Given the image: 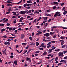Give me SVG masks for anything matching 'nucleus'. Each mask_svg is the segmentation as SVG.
<instances>
[{"label":"nucleus","mask_w":67,"mask_h":67,"mask_svg":"<svg viewBox=\"0 0 67 67\" xmlns=\"http://www.w3.org/2000/svg\"><path fill=\"white\" fill-rule=\"evenodd\" d=\"M56 8V6H54L53 8V9L54 10V9H55Z\"/></svg>","instance_id":"59"},{"label":"nucleus","mask_w":67,"mask_h":67,"mask_svg":"<svg viewBox=\"0 0 67 67\" xmlns=\"http://www.w3.org/2000/svg\"><path fill=\"white\" fill-rule=\"evenodd\" d=\"M51 3L53 4H57V5L58 4V3L57 2H54L53 3Z\"/></svg>","instance_id":"7"},{"label":"nucleus","mask_w":67,"mask_h":67,"mask_svg":"<svg viewBox=\"0 0 67 67\" xmlns=\"http://www.w3.org/2000/svg\"><path fill=\"white\" fill-rule=\"evenodd\" d=\"M47 17H43V20H46L47 19Z\"/></svg>","instance_id":"13"},{"label":"nucleus","mask_w":67,"mask_h":67,"mask_svg":"<svg viewBox=\"0 0 67 67\" xmlns=\"http://www.w3.org/2000/svg\"><path fill=\"white\" fill-rule=\"evenodd\" d=\"M65 7H64L62 9L63 10H65Z\"/></svg>","instance_id":"64"},{"label":"nucleus","mask_w":67,"mask_h":67,"mask_svg":"<svg viewBox=\"0 0 67 67\" xmlns=\"http://www.w3.org/2000/svg\"><path fill=\"white\" fill-rule=\"evenodd\" d=\"M38 33H39V34H41L42 33V31H38Z\"/></svg>","instance_id":"48"},{"label":"nucleus","mask_w":67,"mask_h":67,"mask_svg":"<svg viewBox=\"0 0 67 67\" xmlns=\"http://www.w3.org/2000/svg\"><path fill=\"white\" fill-rule=\"evenodd\" d=\"M48 52H52V49H49L48 50Z\"/></svg>","instance_id":"50"},{"label":"nucleus","mask_w":67,"mask_h":67,"mask_svg":"<svg viewBox=\"0 0 67 67\" xmlns=\"http://www.w3.org/2000/svg\"><path fill=\"white\" fill-rule=\"evenodd\" d=\"M7 3H9V4H10V3H12V4L13 3L11 2H10V1H7Z\"/></svg>","instance_id":"30"},{"label":"nucleus","mask_w":67,"mask_h":67,"mask_svg":"<svg viewBox=\"0 0 67 67\" xmlns=\"http://www.w3.org/2000/svg\"><path fill=\"white\" fill-rule=\"evenodd\" d=\"M5 31V29H2L1 31V32H3V31Z\"/></svg>","instance_id":"12"},{"label":"nucleus","mask_w":67,"mask_h":67,"mask_svg":"<svg viewBox=\"0 0 67 67\" xmlns=\"http://www.w3.org/2000/svg\"><path fill=\"white\" fill-rule=\"evenodd\" d=\"M29 39L30 40H31V41H32V37H29Z\"/></svg>","instance_id":"44"},{"label":"nucleus","mask_w":67,"mask_h":67,"mask_svg":"<svg viewBox=\"0 0 67 67\" xmlns=\"http://www.w3.org/2000/svg\"><path fill=\"white\" fill-rule=\"evenodd\" d=\"M44 46V44L43 43H42L41 45L40 46V47H41L42 46H42Z\"/></svg>","instance_id":"38"},{"label":"nucleus","mask_w":67,"mask_h":67,"mask_svg":"<svg viewBox=\"0 0 67 67\" xmlns=\"http://www.w3.org/2000/svg\"><path fill=\"white\" fill-rule=\"evenodd\" d=\"M40 52L39 51H36V52H35V54H38V53H39Z\"/></svg>","instance_id":"15"},{"label":"nucleus","mask_w":67,"mask_h":67,"mask_svg":"<svg viewBox=\"0 0 67 67\" xmlns=\"http://www.w3.org/2000/svg\"><path fill=\"white\" fill-rule=\"evenodd\" d=\"M32 1H27V3H32Z\"/></svg>","instance_id":"14"},{"label":"nucleus","mask_w":67,"mask_h":67,"mask_svg":"<svg viewBox=\"0 0 67 67\" xmlns=\"http://www.w3.org/2000/svg\"><path fill=\"white\" fill-rule=\"evenodd\" d=\"M61 38V40H64V39H65V37H60Z\"/></svg>","instance_id":"25"},{"label":"nucleus","mask_w":67,"mask_h":67,"mask_svg":"<svg viewBox=\"0 0 67 67\" xmlns=\"http://www.w3.org/2000/svg\"><path fill=\"white\" fill-rule=\"evenodd\" d=\"M66 47V45H63L62 46V48H65Z\"/></svg>","instance_id":"22"},{"label":"nucleus","mask_w":67,"mask_h":67,"mask_svg":"<svg viewBox=\"0 0 67 67\" xmlns=\"http://www.w3.org/2000/svg\"><path fill=\"white\" fill-rule=\"evenodd\" d=\"M47 54V52H44V53H43V56H44L45 55H46Z\"/></svg>","instance_id":"17"},{"label":"nucleus","mask_w":67,"mask_h":67,"mask_svg":"<svg viewBox=\"0 0 67 67\" xmlns=\"http://www.w3.org/2000/svg\"><path fill=\"white\" fill-rule=\"evenodd\" d=\"M6 25L7 26H10V24L9 23H8Z\"/></svg>","instance_id":"47"},{"label":"nucleus","mask_w":67,"mask_h":67,"mask_svg":"<svg viewBox=\"0 0 67 67\" xmlns=\"http://www.w3.org/2000/svg\"><path fill=\"white\" fill-rule=\"evenodd\" d=\"M62 64V63H59L58 64V66H59L60 65H61V64Z\"/></svg>","instance_id":"60"},{"label":"nucleus","mask_w":67,"mask_h":67,"mask_svg":"<svg viewBox=\"0 0 67 67\" xmlns=\"http://www.w3.org/2000/svg\"><path fill=\"white\" fill-rule=\"evenodd\" d=\"M49 36V34L48 33L45 34L44 35V36H46L47 37H48V36Z\"/></svg>","instance_id":"5"},{"label":"nucleus","mask_w":67,"mask_h":67,"mask_svg":"<svg viewBox=\"0 0 67 67\" xmlns=\"http://www.w3.org/2000/svg\"><path fill=\"white\" fill-rule=\"evenodd\" d=\"M35 13H37V14H39V13H39L38 12L36 11L34 13V14H35Z\"/></svg>","instance_id":"23"},{"label":"nucleus","mask_w":67,"mask_h":67,"mask_svg":"<svg viewBox=\"0 0 67 67\" xmlns=\"http://www.w3.org/2000/svg\"><path fill=\"white\" fill-rule=\"evenodd\" d=\"M42 63V61H40V62H39V63H37V64H41V63Z\"/></svg>","instance_id":"56"},{"label":"nucleus","mask_w":67,"mask_h":67,"mask_svg":"<svg viewBox=\"0 0 67 67\" xmlns=\"http://www.w3.org/2000/svg\"><path fill=\"white\" fill-rule=\"evenodd\" d=\"M26 52H27V50L25 51L24 53H23V54H25V53H26Z\"/></svg>","instance_id":"51"},{"label":"nucleus","mask_w":67,"mask_h":67,"mask_svg":"<svg viewBox=\"0 0 67 67\" xmlns=\"http://www.w3.org/2000/svg\"><path fill=\"white\" fill-rule=\"evenodd\" d=\"M51 38L49 37H47V39L48 40H49V39H51Z\"/></svg>","instance_id":"55"},{"label":"nucleus","mask_w":67,"mask_h":67,"mask_svg":"<svg viewBox=\"0 0 67 67\" xmlns=\"http://www.w3.org/2000/svg\"><path fill=\"white\" fill-rule=\"evenodd\" d=\"M12 28L11 27H10L9 28V31H12Z\"/></svg>","instance_id":"35"},{"label":"nucleus","mask_w":67,"mask_h":67,"mask_svg":"<svg viewBox=\"0 0 67 67\" xmlns=\"http://www.w3.org/2000/svg\"><path fill=\"white\" fill-rule=\"evenodd\" d=\"M56 48V47H54L53 48H52L51 49V50L52 51H53V50L54 49Z\"/></svg>","instance_id":"42"},{"label":"nucleus","mask_w":67,"mask_h":67,"mask_svg":"<svg viewBox=\"0 0 67 67\" xmlns=\"http://www.w3.org/2000/svg\"><path fill=\"white\" fill-rule=\"evenodd\" d=\"M30 45H35V43H34V42H32V43L30 44Z\"/></svg>","instance_id":"10"},{"label":"nucleus","mask_w":67,"mask_h":67,"mask_svg":"<svg viewBox=\"0 0 67 67\" xmlns=\"http://www.w3.org/2000/svg\"><path fill=\"white\" fill-rule=\"evenodd\" d=\"M22 45H26V43H22L21 44Z\"/></svg>","instance_id":"26"},{"label":"nucleus","mask_w":67,"mask_h":67,"mask_svg":"<svg viewBox=\"0 0 67 67\" xmlns=\"http://www.w3.org/2000/svg\"><path fill=\"white\" fill-rule=\"evenodd\" d=\"M62 29H65V30H66V29H67V27H62Z\"/></svg>","instance_id":"41"},{"label":"nucleus","mask_w":67,"mask_h":67,"mask_svg":"<svg viewBox=\"0 0 67 67\" xmlns=\"http://www.w3.org/2000/svg\"><path fill=\"white\" fill-rule=\"evenodd\" d=\"M46 15L47 16H51V15H51L50 14H46Z\"/></svg>","instance_id":"46"},{"label":"nucleus","mask_w":67,"mask_h":67,"mask_svg":"<svg viewBox=\"0 0 67 67\" xmlns=\"http://www.w3.org/2000/svg\"><path fill=\"white\" fill-rule=\"evenodd\" d=\"M4 24H1L0 23V26H4Z\"/></svg>","instance_id":"34"},{"label":"nucleus","mask_w":67,"mask_h":67,"mask_svg":"<svg viewBox=\"0 0 67 67\" xmlns=\"http://www.w3.org/2000/svg\"><path fill=\"white\" fill-rule=\"evenodd\" d=\"M14 57V56H13V55H11L10 57V58H13Z\"/></svg>","instance_id":"62"},{"label":"nucleus","mask_w":67,"mask_h":67,"mask_svg":"<svg viewBox=\"0 0 67 67\" xmlns=\"http://www.w3.org/2000/svg\"><path fill=\"white\" fill-rule=\"evenodd\" d=\"M3 37L4 38H7V37L6 35L4 36H3Z\"/></svg>","instance_id":"31"},{"label":"nucleus","mask_w":67,"mask_h":67,"mask_svg":"<svg viewBox=\"0 0 67 67\" xmlns=\"http://www.w3.org/2000/svg\"><path fill=\"white\" fill-rule=\"evenodd\" d=\"M36 27H37V29H40V26H36Z\"/></svg>","instance_id":"45"},{"label":"nucleus","mask_w":67,"mask_h":67,"mask_svg":"<svg viewBox=\"0 0 67 67\" xmlns=\"http://www.w3.org/2000/svg\"><path fill=\"white\" fill-rule=\"evenodd\" d=\"M63 59H67V56L64 57L63 58Z\"/></svg>","instance_id":"43"},{"label":"nucleus","mask_w":67,"mask_h":67,"mask_svg":"<svg viewBox=\"0 0 67 67\" xmlns=\"http://www.w3.org/2000/svg\"><path fill=\"white\" fill-rule=\"evenodd\" d=\"M58 57H56L55 59V61H57V60H58Z\"/></svg>","instance_id":"16"},{"label":"nucleus","mask_w":67,"mask_h":67,"mask_svg":"<svg viewBox=\"0 0 67 67\" xmlns=\"http://www.w3.org/2000/svg\"><path fill=\"white\" fill-rule=\"evenodd\" d=\"M14 32H15L14 33V34H17V33H18V31H17V30H15L14 31Z\"/></svg>","instance_id":"19"},{"label":"nucleus","mask_w":67,"mask_h":67,"mask_svg":"<svg viewBox=\"0 0 67 67\" xmlns=\"http://www.w3.org/2000/svg\"><path fill=\"white\" fill-rule=\"evenodd\" d=\"M18 63V62L16 60H15L14 62V64L15 66H16L17 65V64Z\"/></svg>","instance_id":"8"},{"label":"nucleus","mask_w":67,"mask_h":67,"mask_svg":"<svg viewBox=\"0 0 67 67\" xmlns=\"http://www.w3.org/2000/svg\"><path fill=\"white\" fill-rule=\"evenodd\" d=\"M51 42L52 43H55V41H51Z\"/></svg>","instance_id":"37"},{"label":"nucleus","mask_w":67,"mask_h":67,"mask_svg":"<svg viewBox=\"0 0 67 67\" xmlns=\"http://www.w3.org/2000/svg\"><path fill=\"white\" fill-rule=\"evenodd\" d=\"M27 19H30V18H31V16H28L27 17Z\"/></svg>","instance_id":"36"},{"label":"nucleus","mask_w":67,"mask_h":67,"mask_svg":"<svg viewBox=\"0 0 67 67\" xmlns=\"http://www.w3.org/2000/svg\"><path fill=\"white\" fill-rule=\"evenodd\" d=\"M25 36V35L24 34H22L21 35L20 38H21V40H22L24 37Z\"/></svg>","instance_id":"4"},{"label":"nucleus","mask_w":67,"mask_h":67,"mask_svg":"<svg viewBox=\"0 0 67 67\" xmlns=\"http://www.w3.org/2000/svg\"><path fill=\"white\" fill-rule=\"evenodd\" d=\"M27 3H26L25 4H24V7H25L27 6Z\"/></svg>","instance_id":"24"},{"label":"nucleus","mask_w":67,"mask_h":67,"mask_svg":"<svg viewBox=\"0 0 67 67\" xmlns=\"http://www.w3.org/2000/svg\"><path fill=\"white\" fill-rule=\"evenodd\" d=\"M38 48L40 50H43L44 49V48Z\"/></svg>","instance_id":"28"},{"label":"nucleus","mask_w":67,"mask_h":67,"mask_svg":"<svg viewBox=\"0 0 67 67\" xmlns=\"http://www.w3.org/2000/svg\"><path fill=\"white\" fill-rule=\"evenodd\" d=\"M11 7H10L8 10V11H11Z\"/></svg>","instance_id":"32"},{"label":"nucleus","mask_w":67,"mask_h":67,"mask_svg":"<svg viewBox=\"0 0 67 67\" xmlns=\"http://www.w3.org/2000/svg\"><path fill=\"white\" fill-rule=\"evenodd\" d=\"M6 51H7V50H6V49L4 50V53H3V55H6L7 52H6Z\"/></svg>","instance_id":"9"},{"label":"nucleus","mask_w":67,"mask_h":67,"mask_svg":"<svg viewBox=\"0 0 67 67\" xmlns=\"http://www.w3.org/2000/svg\"><path fill=\"white\" fill-rule=\"evenodd\" d=\"M20 20H23V18L21 17L20 18Z\"/></svg>","instance_id":"61"},{"label":"nucleus","mask_w":67,"mask_h":67,"mask_svg":"<svg viewBox=\"0 0 67 67\" xmlns=\"http://www.w3.org/2000/svg\"><path fill=\"white\" fill-rule=\"evenodd\" d=\"M26 8L27 9H29L31 8V7H26Z\"/></svg>","instance_id":"40"},{"label":"nucleus","mask_w":67,"mask_h":67,"mask_svg":"<svg viewBox=\"0 0 67 67\" xmlns=\"http://www.w3.org/2000/svg\"><path fill=\"white\" fill-rule=\"evenodd\" d=\"M31 12V10H29L28 11V10H27L25 11H21L20 12H19V13H20V14H25L26 13L27 14H29V13H30Z\"/></svg>","instance_id":"1"},{"label":"nucleus","mask_w":67,"mask_h":67,"mask_svg":"<svg viewBox=\"0 0 67 67\" xmlns=\"http://www.w3.org/2000/svg\"><path fill=\"white\" fill-rule=\"evenodd\" d=\"M37 21V19H35V20H34L33 21V23H35V22H36V21Z\"/></svg>","instance_id":"52"},{"label":"nucleus","mask_w":67,"mask_h":67,"mask_svg":"<svg viewBox=\"0 0 67 67\" xmlns=\"http://www.w3.org/2000/svg\"><path fill=\"white\" fill-rule=\"evenodd\" d=\"M8 21H9V20H8V19H6L5 20V21H3V23H5L6 22H8Z\"/></svg>","instance_id":"11"},{"label":"nucleus","mask_w":67,"mask_h":67,"mask_svg":"<svg viewBox=\"0 0 67 67\" xmlns=\"http://www.w3.org/2000/svg\"><path fill=\"white\" fill-rule=\"evenodd\" d=\"M59 56H61V57H63L64 54L63 52H60L58 54Z\"/></svg>","instance_id":"3"},{"label":"nucleus","mask_w":67,"mask_h":67,"mask_svg":"<svg viewBox=\"0 0 67 67\" xmlns=\"http://www.w3.org/2000/svg\"><path fill=\"white\" fill-rule=\"evenodd\" d=\"M51 21V19H50L48 21V23H49V22H50Z\"/></svg>","instance_id":"57"},{"label":"nucleus","mask_w":67,"mask_h":67,"mask_svg":"<svg viewBox=\"0 0 67 67\" xmlns=\"http://www.w3.org/2000/svg\"><path fill=\"white\" fill-rule=\"evenodd\" d=\"M22 30V29L21 28H19L18 29V31H21Z\"/></svg>","instance_id":"58"},{"label":"nucleus","mask_w":67,"mask_h":67,"mask_svg":"<svg viewBox=\"0 0 67 67\" xmlns=\"http://www.w3.org/2000/svg\"><path fill=\"white\" fill-rule=\"evenodd\" d=\"M64 41H63L61 43V45H63L64 44Z\"/></svg>","instance_id":"20"},{"label":"nucleus","mask_w":67,"mask_h":67,"mask_svg":"<svg viewBox=\"0 0 67 67\" xmlns=\"http://www.w3.org/2000/svg\"><path fill=\"white\" fill-rule=\"evenodd\" d=\"M60 13V12H57L55 13V14L54 15V17H57L58 16V14Z\"/></svg>","instance_id":"2"},{"label":"nucleus","mask_w":67,"mask_h":67,"mask_svg":"<svg viewBox=\"0 0 67 67\" xmlns=\"http://www.w3.org/2000/svg\"><path fill=\"white\" fill-rule=\"evenodd\" d=\"M50 33L51 35H52L53 34V32H50Z\"/></svg>","instance_id":"63"},{"label":"nucleus","mask_w":67,"mask_h":67,"mask_svg":"<svg viewBox=\"0 0 67 67\" xmlns=\"http://www.w3.org/2000/svg\"><path fill=\"white\" fill-rule=\"evenodd\" d=\"M52 44V43L51 42H49L48 44H47V45H50V44Z\"/></svg>","instance_id":"54"},{"label":"nucleus","mask_w":67,"mask_h":67,"mask_svg":"<svg viewBox=\"0 0 67 67\" xmlns=\"http://www.w3.org/2000/svg\"><path fill=\"white\" fill-rule=\"evenodd\" d=\"M56 37V35H55L53 36V38H55Z\"/></svg>","instance_id":"18"},{"label":"nucleus","mask_w":67,"mask_h":67,"mask_svg":"<svg viewBox=\"0 0 67 67\" xmlns=\"http://www.w3.org/2000/svg\"><path fill=\"white\" fill-rule=\"evenodd\" d=\"M57 27V26H53V27H52L51 28H52V29H55V28H56Z\"/></svg>","instance_id":"29"},{"label":"nucleus","mask_w":67,"mask_h":67,"mask_svg":"<svg viewBox=\"0 0 67 67\" xmlns=\"http://www.w3.org/2000/svg\"><path fill=\"white\" fill-rule=\"evenodd\" d=\"M10 13V11L8 12H7L6 13V14H9Z\"/></svg>","instance_id":"53"},{"label":"nucleus","mask_w":67,"mask_h":67,"mask_svg":"<svg viewBox=\"0 0 67 67\" xmlns=\"http://www.w3.org/2000/svg\"><path fill=\"white\" fill-rule=\"evenodd\" d=\"M26 60L27 61H29L30 62H31V59L30 58H27L26 59Z\"/></svg>","instance_id":"6"},{"label":"nucleus","mask_w":67,"mask_h":67,"mask_svg":"<svg viewBox=\"0 0 67 67\" xmlns=\"http://www.w3.org/2000/svg\"><path fill=\"white\" fill-rule=\"evenodd\" d=\"M51 47V45H49L47 47V48H49V47Z\"/></svg>","instance_id":"27"},{"label":"nucleus","mask_w":67,"mask_h":67,"mask_svg":"<svg viewBox=\"0 0 67 67\" xmlns=\"http://www.w3.org/2000/svg\"><path fill=\"white\" fill-rule=\"evenodd\" d=\"M36 46H38V45H39V43L38 42H37L36 43Z\"/></svg>","instance_id":"21"},{"label":"nucleus","mask_w":67,"mask_h":67,"mask_svg":"<svg viewBox=\"0 0 67 67\" xmlns=\"http://www.w3.org/2000/svg\"><path fill=\"white\" fill-rule=\"evenodd\" d=\"M46 46H42L41 47H42V48L44 47V48H46Z\"/></svg>","instance_id":"49"},{"label":"nucleus","mask_w":67,"mask_h":67,"mask_svg":"<svg viewBox=\"0 0 67 67\" xmlns=\"http://www.w3.org/2000/svg\"><path fill=\"white\" fill-rule=\"evenodd\" d=\"M8 45H10V43L9 42H7Z\"/></svg>","instance_id":"33"},{"label":"nucleus","mask_w":67,"mask_h":67,"mask_svg":"<svg viewBox=\"0 0 67 67\" xmlns=\"http://www.w3.org/2000/svg\"><path fill=\"white\" fill-rule=\"evenodd\" d=\"M59 51H60V49H57V50H55V52H59Z\"/></svg>","instance_id":"39"}]
</instances>
